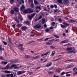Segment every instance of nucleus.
<instances>
[{"mask_svg": "<svg viewBox=\"0 0 77 77\" xmlns=\"http://www.w3.org/2000/svg\"><path fill=\"white\" fill-rule=\"evenodd\" d=\"M24 45L22 44H20L19 45L18 47H20V50H21L22 51H24V49L25 48H23V46Z\"/></svg>", "mask_w": 77, "mask_h": 77, "instance_id": "1", "label": "nucleus"}, {"mask_svg": "<svg viewBox=\"0 0 77 77\" xmlns=\"http://www.w3.org/2000/svg\"><path fill=\"white\" fill-rule=\"evenodd\" d=\"M25 72H26V71H24L23 70L20 71H18L17 72V75H21V74H24V73H25Z\"/></svg>", "mask_w": 77, "mask_h": 77, "instance_id": "2", "label": "nucleus"}, {"mask_svg": "<svg viewBox=\"0 0 77 77\" xmlns=\"http://www.w3.org/2000/svg\"><path fill=\"white\" fill-rule=\"evenodd\" d=\"M28 14H32V13H33V10L32 8H28Z\"/></svg>", "mask_w": 77, "mask_h": 77, "instance_id": "3", "label": "nucleus"}, {"mask_svg": "<svg viewBox=\"0 0 77 77\" xmlns=\"http://www.w3.org/2000/svg\"><path fill=\"white\" fill-rule=\"evenodd\" d=\"M69 40H65L64 41H63L61 42H60V44H64V43H67L68 42Z\"/></svg>", "mask_w": 77, "mask_h": 77, "instance_id": "4", "label": "nucleus"}, {"mask_svg": "<svg viewBox=\"0 0 77 77\" xmlns=\"http://www.w3.org/2000/svg\"><path fill=\"white\" fill-rule=\"evenodd\" d=\"M27 27L26 26H22L21 28L23 31H26V30H27Z\"/></svg>", "mask_w": 77, "mask_h": 77, "instance_id": "5", "label": "nucleus"}, {"mask_svg": "<svg viewBox=\"0 0 77 77\" xmlns=\"http://www.w3.org/2000/svg\"><path fill=\"white\" fill-rule=\"evenodd\" d=\"M15 12H19V9L18 7H15L13 8Z\"/></svg>", "mask_w": 77, "mask_h": 77, "instance_id": "6", "label": "nucleus"}, {"mask_svg": "<svg viewBox=\"0 0 77 77\" xmlns=\"http://www.w3.org/2000/svg\"><path fill=\"white\" fill-rule=\"evenodd\" d=\"M14 21H16V23L17 24H19L20 23V21L19 20H18V17H14Z\"/></svg>", "mask_w": 77, "mask_h": 77, "instance_id": "7", "label": "nucleus"}, {"mask_svg": "<svg viewBox=\"0 0 77 77\" xmlns=\"http://www.w3.org/2000/svg\"><path fill=\"white\" fill-rule=\"evenodd\" d=\"M62 69V68L58 69H56V72L58 73H60L61 72Z\"/></svg>", "mask_w": 77, "mask_h": 77, "instance_id": "8", "label": "nucleus"}, {"mask_svg": "<svg viewBox=\"0 0 77 77\" xmlns=\"http://www.w3.org/2000/svg\"><path fill=\"white\" fill-rule=\"evenodd\" d=\"M41 25H39L38 24H37V25H35V26H34V28H35V29H39L41 28Z\"/></svg>", "mask_w": 77, "mask_h": 77, "instance_id": "9", "label": "nucleus"}, {"mask_svg": "<svg viewBox=\"0 0 77 77\" xmlns=\"http://www.w3.org/2000/svg\"><path fill=\"white\" fill-rule=\"evenodd\" d=\"M22 26V24L21 23H19L17 24L16 25V26H17V28H20V27H21Z\"/></svg>", "mask_w": 77, "mask_h": 77, "instance_id": "10", "label": "nucleus"}, {"mask_svg": "<svg viewBox=\"0 0 77 77\" xmlns=\"http://www.w3.org/2000/svg\"><path fill=\"white\" fill-rule=\"evenodd\" d=\"M67 53H71V54H72V53H74V54L75 53V50L74 51H69V52H66Z\"/></svg>", "mask_w": 77, "mask_h": 77, "instance_id": "11", "label": "nucleus"}, {"mask_svg": "<svg viewBox=\"0 0 77 77\" xmlns=\"http://www.w3.org/2000/svg\"><path fill=\"white\" fill-rule=\"evenodd\" d=\"M51 63L49 62V63H48L47 65H45V66H46V67H48V66H51Z\"/></svg>", "mask_w": 77, "mask_h": 77, "instance_id": "12", "label": "nucleus"}, {"mask_svg": "<svg viewBox=\"0 0 77 77\" xmlns=\"http://www.w3.org/2000/svg\"><path fill=\"white\" fill-rule=\"evenodd\" d=\"M72 67H74V66L72 65H69L67 66L66 68V69H69V68H72Z\"/></svg>", "mask_w": 77, "mask_h": 77, "instance_id": "13", "label": "nucleus"}, {"mask_svg": "<svg viewBox=\"0 0 77 77\" xmlns=\"http://www.w3.org/2000/svg\"><path fill=\"white\" fill-rule=\"evenodd\" d=\"M49 52H46L45 53L41 55V57H42L43 56H45L46 55H47L48 53H49Z\"/></svg>", "mask_w": 77, "mask_h": 77, "instance_id": "14", "label": "nucleus"}, {"mask_svg": "<svg viewBox=\"0 0 77 77\" xmlns=\"http://www.w3.org/2000/svg\"><path fill=\"white\" fill-rule=\"evenodd\" d=\"M72 50V48H66V51H68L69 50H70V51H71Z\"/></svg>", "mask_w": 77, "mask_h": 77, "instance_id": "15", "label": "nucleus"}, {"mask_svg": "<svg viewBox=\"0 0 77 77\" xmlns=\"http://www.w3.org/2000/svg\"><path fill=\"white\" fill-rule=\"evenodd\" d=\"M23 14H29L28 12V9L24 10L23 11Z\"/></svg>", "mask_w": 77, "mask_h": 77, "instance_id": "16", "label": "nucleus"}, {"mask_svg": "<svg viewBox=\"0 0 77 77\" xmlns=\"http://www.w3.org/2000/svg\"><path fill=\"white\" fill-rule=\"evenodd\" d=\"M8 40L9 41V43L11 44V45H12L13 43H12V42L11 41V39H12L11 38H8Z\"/></svg>", "mask_w": 77, "mask_h": 77, "instance_id": "17", "label": "nucleus"}, {"mask_svg": "<svg viewBox=\"0 0 77 77\" xmlns=\"http://www.w3.org/2000/svg\"><path fill=\"white\" fill-rule=\"evenodd\" d=\"M3 72H5V73H11V71H7V70H3L2 71Z\"/></svg>", "mask_w": 77, "mask_h": 77, "instance_id": "18", "label": "nucleus"}, {"mask_svg": "<svg viewBox=\"0 0 77 77\" xmlns=\"http://www.w3.org/2000/svg\"><path fill=\"white\" fill-rule=\"evenodd\" d=\"M15 11L13 10H11V11L10 13L12 15H14L15 13Z\"/></svg>", "mask_w": 77, "mask_h": 77, "instance_id": "19", "label": "nucleus"}, {"mask_svg": "<svg viewBox=\"0 0 77 77\" xmlns=\"http://www.w3.org/2000/svg\"><path fill=\"white\" fill-rule=\"evenodd\" d=\"M24 23H25V24H26L27 25H30V22L29 21H24Z\"/></svg>", "mask_w": 77, "mask_h": 77, "instance_id": "20", "label": "nucleus"}, {"mask_svg": "<svg viewBox=\"0 0 77 77\" xmlns=\"http://www.w3.org/2000/svg\"><path fill=\"white\" fill-rule=\"evenodd\" d=\"M69 21L71 23H76V20H69Z\"/></svg>", "mask_w": 77, "mask_h": 77, "instance_id": "21", "label": "nucleus"}, {"mask_svg": "<svg viewBox=\"0 0 77 77\" xmlns=\"http://www.w3.org/2000/svg\"><path fill=\"white\" fill-rule=\"evenodd\" d=\"M31 7L32 8H35V5L33 2H32L31 5Z\"/></svg>", "mask_w": 77, "mask_h": 77, "instance_id": "22", "label": "nucleus"}, {"mask_svg": "<svg viewBox=\"0 0 77 77\" xmlns=\"http://www.w3.org/2000/svg\"><path fill=\"white\" fill-rule=\"evenodd\" d=\"M63 24H64V25H65L66 26H69V25L68 24V23H67L66 22H63Z\"/></svg>", "mask_w": 77, "mask_h": 77, "instance_id": "23", "label": "nucleus"}, {"mask_svg": "<svg viewBox=\"0 0 77 77\" xmlns=\"http://www.w3.org/2000/svg\"><path fill=\"white\" fill-rule=\"evenodd\" d=\"M57 2L60 4H62V0H57Z\"/></svg>", "mask_w": 77, "mask_h": 77, "instance_id": "24", "label": "nucleus"}, {"mask_svg": "<svg viewBox=\"0 0 77 77\" xmlns=\"http://www.w3.org/2000/svg\"><path fill=\"white\" fill-rule=\"evenodd\" d=\"M25 8V7L24 5H23L20 7V9L21 11H23V9H24Z\"/></svg>", "mask_w": 77, "mask_h": 77, "instance_id": "25", "label": "nucleus"}, {"mask_svg": "<svg viewBox=\"0 0 77 77\" xmlns=\"http://www.w3.org/2000/svg\"><path fill=\"white\" fill-rule=\"evenodd\" d=\"M40 58V56L38 55V56H35V57H34L33 58L34 59H39V58Z\"/></svg>", "mask_w": 77, "mask_h": 77, "instance_id": "26", "label": "nucleus"}, {"mask_svg": "<svg viewBox=\"0 0 77 77\" xmlns=\"http://www.w3.org/2000/svg\"><path fill=\"white\" fill-rule=\"evenodd\" d=\"M5 49H4V48H2V45H0V50L1 51H2V50H4Z\"/></svg>", "mask_w": 77, "mask_h": 77, "instance_id": "27", "label": "nucleus"}, {"mask_svg": "<svg viewBox=\"0 0 77 77\" xmlns=\"http://www.w3.org/2000/svg\"><path fill=\"white\" fill-rule=\"evenodd\" d=\"M8 63L7 61L5 62V61H2L1 62V63L2 64H3L4 63V64H5V65H6L7 63Z\"/></svg>", "mask_w": 77, "mask_h": 77, "instance_id": "28", "label": "nucleus"}, {"mask_svg": "<svg viewBox=\"0 0 77 77\" xmlns=\"http://www.w3.org/2000/svg\"><path fill=\"white\" fill-rule=\"evenodd\" d=\"M18 60H13L12 61H11V62H12V63H17V62Z\"/></svg>", "mask_w": 77, "mask_h": 77, "instance_id": "29", "label": "nucleus"}, {"mask_svg": "<svg viewBox=\"0 0 77 77\" xmlns=\"http://www.w3.org/2000/svg\"><path fill=\"white\" fill-rule=\"evenodd\" d=\"M25 57L26 59H29L30 58V55H25Z\"/></svg>", "mask_w": 77, "mask_h": 77, "instance_id": "30", "label": "nucleus"}, {"mask_svg": "<svg viewBox=\"0 0 77 77\" xmlns=\"http://www.w3.org/2000/svg\"><path fill=\"white\" fill-rule=\"evenodd\" d=\"M34 4L35 5H38L39 4V2L36 0H35L34 1Z\"/></svg>", "mask_w": 77, "mask_h": 77, "instance_id": "31", "label": "nucleus"}, {"mask_svg": "<svg viewBox=\"0 0 77 77\" xmlns=\"http://www.w3.org/2000/svg\"><path fill=\"white\" fill-rule=\"evenodd\" d=\"M55 53H56V52H55V51H52V53L51 54V56H54V54H55Z\"/></svg>", "mask_w": 77, "mask_h": 77, "instance_id": "32", "label": "nucleus"}, {"mask_svg": "<svg viewBox=\"0 0 77 77\" xmlns=\"http://www.w3.org/2000/svg\"><path fill=\"white\" fill-rule=\"evenodd\" d=\"M13 67H14V69H17V68H18V67H17V65H15L13 64Z\"/></svg>", "mask_w": 77, "mask_h": 77, "instance_id": "33", "label": "nucleus"}, {"mask_svg": "<svg viewBox=\"0 0 77 77\" xmlns=\"http://www.w3.org/2000/svg\"><path fill=\"white\" fill-rule=\"evenodd\" d=\"M9 65H7L6 66V67L4 69H9Z\"/></svg>", "mask_w": 77, "mask_h": 77, "instance_id": "34", "label": "nucleus"}, {"mask_svg": "<svg viewBox=\"0 0 77 77\" xmlns=\"http://www.w3.org/2000/svg\"><path fill=\"white\" fill-rule=\"evenodd\" d=\"M35 9H39L40 10H41V7L39 6H38L35 7Z\"/></svg>", "mask_w": 77, "mask_h": 77, "instance_id": "35", "label": "nucleus"}, {"mask_svg": "<svg viewBox=\"0 0 77 77\" xmlns=\"http://www.w3.org/2000/svg\"><path fill=\"white\" fill-rule=\"evenodd\" d=\"M60 26L62 28H65L66 27V26L63 25V24H61Z\"/></svg>", "mask_w": 77, "mask_h": 77, "instance_id": "36", "label": "nucleus"}, {"mask_svg": "<svg viewBox=\"0 0 77 77\" xmlns=\"http://www.w3.org/2000/svg\"><path fill=\"white\" fill-rule=\"evenodd\" d=\"M14 2V0H10V3L11 4H13Z\"/></svg>", "mask_w": 77, "mask_h": 77, "instance_id": "37", "label": "nucleus"}, {"mask_svg": "<svg viewBox=\"0 0 77 77\" xmlns=\"http://www.w3.org/2000/svg\"><path fill=\"white\" fill-rule=\"evenodd\" d=\"M66 73L64 72H63L60 74V75H63L64 74H65Z\"/></svg>", "mask_w": 77, "mask_h": 77, "instance_id": "38", "label": "nucleus"}, {"mask_svg": "<svg viewBox=\"0 0 77 77\" xmlns=\"http://www.w3.org/2000/svg\"><path fill=\"white\" fill-rule=\"evenodd\" d=\"M45 19H42V23L43 24H44L45 23Z\"/></svg>", "mask_w": 77, "mask_h": 77, "instance_id": "39", "label": "nucleus"}, {"mask_svg": "<svg viewBox=\"0 0 77 77\" xmlns=\"http://www.w3.org/2000/svg\"><path fill=\"white\" fill-rule=\"evenodd\" d=\"M50 48H51V49H54V48L56 49V48H55L54 46H51Z\"/></svg>", "mask_w": 77, "mask_h": 77, "instance_id": "40", "label": "nucleus"}, {"mask_svg": "<svg viewBox=\"0 0 77 77\" xmlns=\"http://www.w3.org/2000/svg\"><path fill=\"white\" fill-rule=\"evenodd\" d=\"M22 18V16L21 15V14H19V17H18V19L20 20V18Z\"/></svg>", "mask_w": 77, "mask_h": 77, "instance_id": "41", "label": "nucleus"}, {"mask_svg": "<svg viewBox=\"0 0 77 77\" xmlns=\"http://www.w3.org/2000/svg\"><path fill=\"white\" fill-rule=\"evenodd\" d=\"M53 73H54V72L53 71H51V72H48V74H53Z\"/></svg>", "mask_w": 77, "mask_h": 77, "instance_id": "42", "label": "nucleus"}, {"mask_svg": "<svg viewBox=\"0 0 77 77\" xmlns=\"http://www.w3.org/2000/svg\"><path fill=\"white\" fill-rule=\"evenodd\" d=\"M42 18V15H41L38 18V20H39L40 19H41Z\"/></svg>", "mask_w": 77, "mask_h": 77, "instance_id": "43", "label": "nucleus"}, {"mask_svg": "<svg viewBox=\"0 0 77 77\" xmlns=\"http://www.w3.org/2000/svg\"><path fill=\"white\" fill-rule=\"evenodd\" d=\"M54 36L56 38H59V36L57 35H54Z\"/></svg>", "mask_w": 77, "mask_h": 77, "instance_id": "44", "label": "nucleus"}, {"mask_svg": "<svg viewBox=\"0 0 77 77\" xmlns=\"http://www.w3.org/2000/svg\"><path fill=\"white\" fill-rule=\"evenodd\" d=\"M36 14V13H33L31 14V16L33 18L34 16H35V15Z\"/></svg>", "mask_w": 77, "mask_h": 77, "instance_id": "45", "label": "nucleus"}, {"mask_svg": "<svg viewBox=\"0 0 77 77\" xmlns=\"http://www.w3.org/2000/svg\"><path fill=\"white\" fill-rule=\"evenodd\" d=\"M32 18H33L31 16H29V20H32Z\"/></svg>", "mask_w": 77, "mask_h": 77, "instance_id": "46", "label": "nucleus"}, {"mask_svg": "<svg viewBox=\"0 0 77 77\" xmlns=\"http://www.w3.org/2000/svg\"><path fill=\"white\" fill-rule=\"evenodd\" d=\"M28 74H29V75H31V74H32L33 73V72H30L29 71H28Z\"/></svg>", "mask_w": 77, "mask_h": 77, "instance_id": "47", "label": "nucleus"}, {"mask_svg": "<svg viewBox=\"0 0 77 77\" xmlns=\"http://www.w3.org/2000/svg\"><path fill=\"white\" fill-rule=\"evenodd\" d=\"M3 43L5 45H7V42L5 41H3Z\"/></svg>", "mask_w": 77, "mask_h": 77, "instance_id": "48", "label": "nucleus"}, {"mask_svg": "<svg viewBox=\"0 0 77 77\" xmlns=\"http://www.w3.org/2000/svg\"><path fill=\"white\" fill-rule=\"evenodd\" d=\"M64 2H65V3H69V1H68V0H65L64 1Z\"/></svg>", "mask_w": 77, "mask_h": 77, "instance_id": "49", "label": "nucleus"}, {"mask_svg": "<svg viewBox=\"0 0 77 77\" xmlns=\"http://www.w3.org/2000/svg\"><path fill=\"white\" fill-rule=\"evenodd\" d=\"M0 60H3V57L2 56H0Z\"/></svg>", "mask_w": 77, "mask_h": 77, "instance_id": "50", "label": "nucleus"}, {"mask_svg": "<svg viewBox=\"0 0 77 77\" xmlns=\"http://www.w3.org/2000/svg\"><path fill=\"white\" fill-rule=\"evenodd\" d=\"M15 26H16V24H14L12 25V27H13L14 29H15Z\"/></svg>", "mask_w": 77, "mask_h": 77, "instance_id": "51", "label": "nucleus"}, {"mask_svg": "<svg viewBox=\"0 0 77 77\" xmlns=\"http://www.w3.org/2000/svg\"><path fill=\"white\" fill-rule=\"evenodd\" d=\"M58 21L60 22H62V19H61V18H60L58 20Z\"/></svg>", "mask_w": 77, "mask_h": 77, "instance_id": "52", "label": "nucleus"}, {"mask_svg": "<svg viewBox=\"0 0 77 77\" xmlns=\"http://www.w3.org/2000/svg\"><path fill=\"white\" fill-rule=\"evenodd\" d=\"M48 39H49V38H47L44 41H47V40H48Z\"/></svg>", "mask_w": 77, "mask_h": 77, "instance_id": "53", "label": "nucleus"}, {"mask_svg": "<svg viewBox=\"0 0 77 77\" xmlns=\"http://www.w3.org/2000/svg\"><path fill=\"white\" fill-rule=\"evenodd\" d=\"M0 69H4L5 70V68H4L3 67H0Z\"/></svg>", "mask_w": 77, "mask_h": 77, "instance_id": "54", "label": "nucleus"}, {"mask_svg": "<svg viewBox=\"0 0 77 77\" xmlns=\"http://www.w3.org/2000/svg\"><path fill=\"white\" fill-rule=\"evenodd\" d=\"M54 6L55 9H56V8H57V5H54Z\"/></svg>", "mask_w": 77, "mask_h": 77, "instance_id": "55", "label": "nucleus"}, {"mask_svg": "<svg viewBox=\"0 0 77 77\" xmlns=\"http://www.w3.org/2000/svg\"><path fill=\"white\" fill-rule=\"evenodd\" d=\"M69 73H71V72H67L66 73V74H69Z\"/></svg>", "mask_w": 77, "mask_h": 77, "instance_id": "56", "label": "nucleus"}, {"mask_svg": "<svg viewBox=\"0 0 77 77\" xmlns=\"http://www.w3.org/2000/svg\"><path fill=\"white\" fill-rule=\"evenodd\" d=\"M52 25H53V26H54V24H56V23L54 22H53L52 23Z\"/></svg>", "mask_w": 77, "mask_h": 77, "instance_id": "57", "label": "nucleus"}, {"mask_svg": "<svg viewBox=\"0 0 77 77\" xmlns=\"http://www.w3.org/2000/svg\"><path fill=\"white\" fill-rule=\"evenodd\" d=\"M45 31L46 32H49V29H46L45 30Z\"/></svg>", "mask_w": 77, "mask_h": 77, "instance_id": "58", "label": "nucleus"}, {"mask_svg": "<svg viewBox=\"0 0 77 77\" xmlns=\"http://www.w3.org/2000/svg\"><path fill=\"white\" fill-rule=\"evenodd\" d=\"M44 10H45V11H46L47 12H49V11L48 10L46 9V8H44Z\"/></svg>", "mask_w": 77, "mask_h": 77, "instance_id": "59", "label": "nucleus"}, {"mask_svg": "<svg viewBox=\"0 0 77 77\" xmlns=\"http://www.w3.org/2000/svg\"><path fill=\"white\" fill-rule=\"evenodd\" d=\"M54 5H52L51 6V8H54Z\"/></svg>", "mask_w": 77, "mask_h": 77, "instance_id": "60", "label": "nucleus"}, {"mask_svg": "<svg viewBox=\"0 0 77 77\" xmlns=\"http://www.w3.org/2000/svg\"><path fill=\"white\" fill-rule=\"evenodd\" d=\"M10 74H7L6 75V77H10Z\"/></svg>", "mask_w": 77, "mask_h": 77, "instance_id": "61", "label": "nucleus"}, {"mask_svg": "<svg viewBox=\"0 0 77 77\" xmlns=\"http://www.w3.org/2000/svg\"><path fill=\"white\" fill-rule=\"evenodd\" d=\"M44 27L45 28H46V27H47V24H45L44 25Z\"/></svg>", "mask_w": 77, "mask_h": 77, "instance_id": "62", "label": "nucleus"}, {"mask_svg": "<svg viewBox=\"0 0 77 77\" xmlns=\"http://www.w3.org/2000/svg\"><path fill=\"white\" fill-rule=\"evenodd\" d=\"M77 74V71L74 73L73 75H76V74Z\"/></svg>", "mask_w": 77, "mask_h": 77, "instance_id": "63", "label": "nucleus"}, {"mask_svg": "<svg viewBox=\"0 0 77 77\" xmlns=\"http://www.w3.org/2000/svg\"><path fill=\"white\" fill-rule=\"evenodd\" d=\"M14 75H13V74L11 73L10 74V76L11 77H13V76Z\"/></svg>", "mask_w": 77, "mask_h": 77, "instance_id": "64", "label": "nucleus"}]
</instances>
